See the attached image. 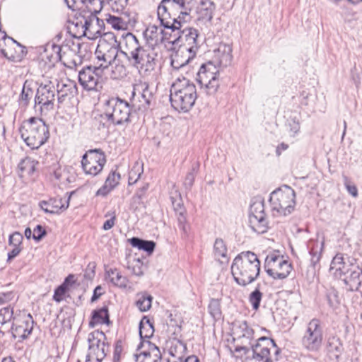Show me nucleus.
Returning <instances> with one entry per match:
<instances>
[{
    "mask_svg": "<svg viewBox=\"0 0 362 362\" xmlns=\"http://www.w3.org/2000/svg\"><path fill=\"white\" fill-rule=\"evenodd\" d=\"M105 279L112 285L122 288H127L129 282L127 278L122 276L116 268H110L105 270Z\"/></svg>",
    "mask_w": 362,
    "mask_h": 362,
    "instance_id": "nucleus-34",
    "label": "nucleus"
},
{
    "mask_svg": "<svg viewBox=\"0 0 362 362\" xmlns=\"http://www.w3.org/2000/svg\"><path fill=\"white\" fill-rule=\"evenodd\" d=\"M69 8L78 9L83 13H99L103 7L104 0H64Z\"/></svg>",
    "mask_w": 362,
    "mask_h": 362,
    "instance_id": "nucleus-19",
    "label": "nucleus"
},
{
    "mask_svg": "<svg viewBox=\"0 0 362 362\" xmlns=\"http://www.w3.org/2000/svg\"><path fill=\"white\" fill-rule=\"evenodd\" d=\"M113 11L122 12L127 6L129 0H107Z\"/></svg>",
    "mask_w": 362,
    "mask_h": 362,
    "instance_id": "nucleus-55",
    "label": "nucleus"
},
{
    "mask_svg": "<svg viewBox=\"0 0 362 362\" xmlns=\"http://www.w3.org/2000/svg\"><path fill=\"white\" fill-rule=\"evenodd\" d=\"M356 259L350 257H346V261H345V258L341 254H337L332 259L329 269L330 271L334 270V274L341 278L356 267Z\"/></svg>",
    "mask_w": 362,
    "mask_h": 362,
    "instance_id": "nucleus-22",
    "label": "nucleus"
},
{
    "mask_svg": "<svg viewBox=\"0 0 362 362\" xmlns=\"http://www.w3.org/2000/svg\"><path fill=\"white\" fill-rule=\"evenodd\" d=\"M342 344L339 338L334 336L328 338L326 344V350L331 360H338L342 352Z\"/></svg>",
    "mask_w": 362,
    "mask_h": 362,
    "instance_id": "nucleus-37",
    "label": "nucleus"
},
{
    "mask_svg": "<svg viewBox=\"0 0 362 362\" xmlns=\"http://www.w3.org/2000/svg\"><path fill=\"white\" fill-rule=\"evenodd\" d=\"M46 235V230L41 225H37L33 230V238L37 241L40 240Z\"/></svg>",
    "mask_w": 362,
    "mask_h": 362,
    "instance_id": "nucleus-62",
    "label": "nucleus"
},
{
    "mask_svg": "<svg viewBox=\"0 0 362 362\" xmlns=\"http://www.w3.org/2000/svg\"><path fill=\"white\" fill-rule=\"evenodd\" d=\"M260 270V262L257 255L250 252V283H252L259 275Z\"/></svg>",
    "mask_w": 362,
    "mask_h": 362,
    "instance_id": "nucleus-45",
    "label": "nucleus"
},
{
    "mask_svg": "<svg viewBox=\"0 0 362 362\" xmlns=\"http://www.w3.org/2000/svg\"><path fill=\"white\" fill-rule=\"evenodd\" d=\"M249 263V251L243 252L233 260L231 266V272L235 281L241 286H245L249 284V273L247 267Z\"/></svg>",
    "mask_w": 362,
    "mask_h": 362,
    "instance_id": "nucleus-16",
    "label": "nucleus"
},
{
    "mask_svg": "<svg viewBox=\"0 0 362 362\" xmlns=\"http://www.w3.org/2000/svg\"><path fill=\"white\" fill-rule=\"evenodd\" d=\"M141 345H146L148 349L136 356V362H161V353L157 346L148 340L143 341Z\"/></svg>",
    "mask_w": 362,
    "mask_h": 362,
    "instance_id": "nucleus-25",
    "label": "nucleus"
},
{
    "mask_svg": "<svg viewBox=\"0 0 362 362\" xmlns=\"http://www.w3.org/2000/svg\"><path fill=\"white\" fill-rule=\"evenodd\" d=\"M130 102L132 107L139 110L151 109L156 104L153 89L146 83L138 85L134 88Z\"/></svg>",
    "mask_w": 362,
    "mask_h": 362,
    "instance_id": "nucleus-12",
    "label": "nucleus"
},
{
    "mask_svg": "<svg viewBox=\"0 0 362 362\" xmlns=\"http://www.w3.org/2000/svg\"><path fill=\"white\" fill-rule=\"evenodd\" d=\"M34 320L30 314H23V320L14 318L11 330L13 338L24 339L27 338L33 329Z\"/></svg>",
    "mask_w": 362,
    "mask_h": 362,
    "instance_id": "nucleus-18",
    "label": "nucleus"
},
{
    "mask_svg": "<svg viewBox=\"0 0 362 362\" xmlns=\"http://www.w3.org/2000/svg\"><path fill=\"white\" fill-rule=\"evenodd\" d=\"M232 47L228 44H220L218 49L215 50L214 64L219 66L227 67L233 61Z\"/></svg>",
    "mask_w": 362,
    "mask_h": 362,
    "instance_id": "nucleus-26",
    "label": "nucleus"
},
{
    "mask_svg": "<svg viewBox=\"0 0 362 362\" xmlns=\"http://www.w3.org/2000/svg\"><path fill=\"white\" fill-rule=\"evenodd\" d=\"M324 240H313L311 239L308 244V247L309 250V253L311 256L310 258V264L315 269L317 264L319 263L322 253L324 250Z\"/></svg>",
    "mask_w": 362,
    "mask_h": 362,
    "instance_id": "nucleus-33",
    "label": "nucleus"
},
{
    "mask_svg": "<svg viewBox=\"0 0 362 362\" xmlns=\"http://www.w3.org/2000/svg\"><path fill=\"white\" fill-rule=\"evenodd\" d=\"M302 345L310 351H318L323 341V330L320 320L312 319L307 325L302 337Z\"/></svg>",
    "mask_w": 362,
    "mask_h": 362,
    "instance_id": "nucleus-11",
    "label": "nucleus"
},
{
    "mask_svg": "<svg viewBox=\"0 0 362 362\" xmlns=\"http://www.w3.org/2000/svg\"><path fill=\"white\" fill-rule=\"evenodd\" d=\"M119 173L115 171H112L106 178L104 185L97 191L96 195L103 197L106 196L119 184Z\"/></svg>",
    "mask_w": 362,
    "mask_h": 362,
    "instance_id": "nucleus-38",
    "label": "nucleus"
},
{
    "mask_svg": "<svg viewBox=\"0 0 362 362\" xmlns=\"http://www.w3.org/2000/svg\"><path fill=\"white\" fill-rule=\"evenodd\" d=\"M86 20L84 23L86 29L89 32L88 39H94L101 35V30L104 26V22L98 16V13H86Z\"/></svg>",
    "mask_w": 362,
    "mask_h": 362,
    "instance_id": "nucleus-27",
    "label": "nucleus"
},
{
    "mask_svg": "<svg viewBox=\"0 0 362 362\" xmlns=\"http://www.w3.org/2000/svg\"><path fill=\"white\" fill-rule=\"evenodd\" d=\"M343 180L344 184L348 192L354 197H356L358 196V189L356 186L352 184L348 177L345 175L343 176Z\"/></svg>",
    "mask_w": 362,
    "mask_h": 362,
    "instance_id": "nucleus-59",
    "label": "nucleus"
},
{
    "mask_svg": "<svg viewBox=\"0 0 362 362\" xmlns=\"http://www.w3.org/2000/svg\"><path fill=\"white\" fill-rule=\"evenodd\" d=\"M25 144L32 149H37L44 144L48 137H22Z\"/></svg>",
    "mask_w": 362,
    "mask_h": 362,
    "instance_id": "nucleus-48",
    "label": "nucleus"
},
{
    "mask_svg": "<svg viewBox=\"0 0 362 362\" xmlns=\"http://www.w3.org/2000/svg\"><path fill=\"white\" fill-rule=\"evenodd\" d=\"M71 195H66L65 197H55L51 198L47 201H41L39 203V206L46 214H59L60 211H65L69 205Z\"/></svg>",
    "mask_w": 362,
    "mask_h": 362,
    "instance_id": "nucleus-21",
    "label": "nucleus"
},
{
    "mask_svg": "<svg viewBox=\"0 0 362 362\" xmlns=\"http://www.w3.org/2000/svg\"><path fill=\"white\" fill-rule=\"evenodd\" d=\"M159 5L166 7V10L170 11V12L173 13L175 16H177V13L180 9H177V6H175L170 0H162Z\"/></svg>",
    "mask_w": 362,
    "mask_h": 362,
    "instance_id": "nucleus-60",
    "label": "nucleus"
},
{
    "mask_svg": "<svg viewBox=\"0 0 362 362\" xmlns=\"http://www.w3.org/2000/svg\"><path fill=\"white\" fill-rule=\"evenodd\" d=\"M57 108L59 109L62 105L66 100H69L77 94L78 88L74 81L66 79L58 81L57 84Z\"/></svg>",
    "mask_w": 362,
    "mask_h": 362,
    "instance_id": "nucleus-20",
    "label": "nucleus"
},
{
    "mask_svg": "<svg viewBox=\"0 0 362 362\" xmlns=\"http://www.w3.org/2000/svg\"><path fill=\"white\" fill-rule=\"evenodd\" d=\"M106 22L112 28L117 30H126L129 24V21H126L124 18L112 15H108L106 18Z\"/></svg>",
    "mask_w": 362,
    "mask_h": 362,
    "instance_id": "nucleus-43",
    "label": "nucleus"
},
{
    "mask_svg": "<svg viewBox=\"0 0 362 362\" xmlns=\"http://www.w3.org/2000/svg\"><path fill=\"white\" fill-rule=\"evenodd\" d=\"M177 31V37L171 41L173 45L188 50L192 54L197 53L199 45L198 42L199 31L192 27H185Z\"/></svg>",
    "mask_w": 362,
    "mask_h": 362,
    "instance_id": "nucleus-14",
    "label": "nucleus"
},
{
    "mask_svg": "<svg viewBox=\"0 0 362 362\" xmlns=\"http://www.w3.org/2000/svg\"><path fill=\"white\" fill-rule=\"evenodd\" d=\"M152 299L151 296L146 293H141L138 295L136 305L140 311L146 312L151 308Z\"/></svg>",
    "mask_w": 362,
    "mask_h": 362,
    "instance_id": "nucleus-44",
    "label": "nucleus"
},
{
    "mask_svg": "<svg viewBox=\"0 0 362 362\" xmlns=\"http://www.w3.org/2000/svg\"><path fill=\"white\" fill-rule=\"evenodd\" d=\"M130 244L134 247L152 253L155 249L156 243L152 240H145L139 238L134 237L129 239Z\"/></svg>",
    "mask_w": 362,
    "mask_h": 362,
    "instance_id": "nucleus-41",
    "label": "nucleus"
},
{
    "mask_svg": "<svg viewBox=\"0 0 362 362\" xmlns=\"http://www.w3.org/2000/svg\"><path fill=\"white\" fill-rule=\"evenodd\" d=\"M178 227L181 230V236L182 239H187L189 237V232L190 226L187 223V217H181L177 218Z\"/></svg>",
    "mask_w": 362,
    "mask_h": 362,
    "instance_id": "nucleus-53",
    "label": "nucleus"
},
{
    "mask_svg": "<svg viewBox=\"0 0 362 362\" xmlns=\"http://www.w3.org/2000/svg\"><path fill=\"white\" fill-rule=\"evenodd\" d=\"M104 332L95 330L88 337V351L86 362H101L109 351V345Z\"/></svg>",
    "mask_w": 362,
    "mask_h": 362,
    "instance_id": "nucleus-8",
    "label": "nucleus"
},
{
    "mask_svg": "<svg viewBox=\"0 0 362 362\" xmlns=\"http://www.w3.org/2000/svg\"><path fill=\"white\" fill-rule=\"evenodd\" d=\"M287 127L289 128V132L293 134H297L300 129L299 122L294 119L288 121Z\"/></svg>",
    "mask_w": 362,
    "mask_h": 362,
    "instance_id": "nucleus-64",
    "label": "nucleus"
},
{
    "mask_svg": "<svg viewBox=\"0 0 362 362\" xmlns=\"http://www.w3.org/2000/svg\"><path fill=\"white\" fill-rule=\"evenodd\" d=\"M122 37V49H120V53L129 64L136 69L153 70L156 65L155 59L141 45L137 37L129 32L123 34Z\"/></svg>",
    "mask_w": 362,
    "mask_h": 362,
    "instance_id": "nucleus-1",
    "label": "nucleus"
},
{
    "mask_svg": "<svg viewBox=\"0 0 362 362\" xmlns=\"http://www.w3.org/2000/svg\"><path fill=\"white\" fill-rule=\"evenodd\" d=\"M173 22L175 25V28H173V32L182 30L184 28L185 24L189 23V21L184 19V18L182 17V16H180L179 13L173 17Z\"/></svg>",
    "mask_w": 362,
    "mask_h": 362,
    "instance_id": "nucleus-57",
    "label": "nucleus"
},
{
    "mask_svg": "<svg viewBox=\"0 0 362 362\" xmlns=\"http://www.w3.org/2000/svg\"><path fill=\"white\" fill-rule=\"evenodd\" d=\"M168 32L156 25H148L143 33L146 42L151 46H156L168 40Z\"/></svg>",
    "mask_w": 362,
    "mask_h": 362,
    "instance_id": "nucleus-23",
    "label": "nucleus"
},
{
    "mask_svg": "<svg viewBox=\"0 0 362 362\" xmlns=\"http://www.w3.org/2000/svg\"><path fill=\"white\" fill-rule=\"evenodd\" d=\"M68 290L67 286L65 284H61L58 286L55 291L53 296V299L56 302H61L64 299V296Z\"/></svg>",
    "mask_w": 362,
    "mask_h": 362,
    "instance_id": "nucleus-56",
    "label": "nucleus"
},
{
    "mask_svg": "<svg viewBox=\"0 0 362 362\" xmlns=\"http://www.w3.org/2000/svg\"><path fill=\"white\" fill-rule=\"evenodd\" d=\"M362 267L356 266L350 271V274L343 279L346 290L349 291H359L362 283Z\"/></svg>",
    "mask_w": 362,
    "mask_h": 362,
    "instance_id": "nucleus-31",
    "label": "nucleus"
},
{
    "mask_svg": "<svg viewBox=\"0 0 362 362\" xmlns=\"http://www.w3.org/2000/svg\"><path fill=\"white\" fill-rule=\"evenodd\" d=\"M130 105L119 98H112L105 103L104 115L110 124L122 125L129 122Z\"/></svg>",
    "mask_w": 362,
    "mask_h": 362,
    "instance_id": "nucleus-5",
    "label": "nucleus"
},
{
    "mask_svg": "<svg viewBox=\"0 0 362 362\" xmlns=\"http://www.w3.org/2000/svg\"><path fill=\"white\" fill-rule=\"evenodd\" d=\"M153 323L146 317H144L139 323V335L141 339H148L153 336Z\"/></svg>",
    "mask_w": 362,
    "mask_h": 362,
    "instance_id": "nucleus-42",
    "label": "nucleus"
},
{
    "mask_svg": "<svg viewBox=\"0 0 362 362\" xmlns=\"http://www.w3.org/2000/svg\"><path fill=\"white\" fill-rule=\"evenodd\" d=\"M228 250L226 245L221 238H216L214 244V254L215 257L221 263L228 262Z\"/></svg>",
    "mask_w": 362,
    "mask_h": 362,
    "instance_id": "nucleus-40",
    "label": "nucleus"
},
{
    "mask_svg": "<svg viewBox=\"0 0 362 362\" xmlns=\"http://www.w3.org/2000/svg\"><path fill=\"white\" fill-rule=\"evenodd\" d=\"M23 237L21 233L18 232H14L9 236L8 243L10 245H13V246H20Z\"/></svg>",
    "mask_w": 362,
    "mask_h": 362,
    "instance_id": "nucleus-61",
    "label": "nucleus"
},
{
    "mask_svg": "<svg viewBox=\"0 0 362 362\" xmlns=\"http://www.w3.org/2000/svg\"><path fill=\"white\" fill-rule=\"evenodd\" d=\"M209 311L214 319H220L221 316V305L218 300L211 299L209 305Z\"/></svg>",
    "mask_w": 362,
    "mask_h": 362,
    "instance_id": "nucleus-51",
    "label": "nucleus"
},
{
    "mask_svg": "<svg viewBox=\"0 0 362 362\" xmlns=\"http://www.w3.org/2000/svg\"><path fill=\"white\" fill-rule=\"evenodd\" d=\"M33 95V90L30 87V83H28V81H25L22 91L20 95V100L21 102L24 103L25 105H27L31 98Z\"/></svg>",
    "mask_w": 362,
    "mask_h": 362,
    "instance_id": "nucleus-49",
    "label": "nucleus"
},
{
    "mask_svg": "<svg viewBox=\"0 0 362 362\" xmlns=\"http://www.w3.org/2000/svg\"><path fill=\"white\" fill-rule=\"evenodd\" d=\"M276 347L275 341L267 337H261L251 345L252 356L250 362H272L270 358L269 346Z\"/></svg>",
    "mask_w": 362,
    "mask_h": 362,
    "instance_id": "nucleus-17",
    "label": "nucleus"
},
{
    "mask_svg": "<svg viewBox=\"0 0 362 362\" xmlns=\"http://www.w3.org/2000/svg\"><path fill=\"white\" fill-rule=\"evenodd\" d=\"M197 53L192 54L183 48L179 47L177 51L171 57V66L174 69H179L187 65L194 58Z\"/></svg>",
    "mask_w": 362,
    "mask_h": 362,
    "instance_id": "nucleus-32",
    "label": "nucleus"
},
{
    "mask_svg": "<svg viewBox=\"0 0 362 362\" xmlns=\"http://www.w3.org/2000/svg\"><path fill=\"white\" fill-rule=\"evenodd\" d=\"M173 17H175L173 13L166 10L165 6L163 8L158 4L157 8V18L161 27L165 29L170 30L173 32V28L175 26L173 22Z\"/></svg>",
    "mask_w": 362,
    "mask_h": 362,
    "instance_id": "nucleus-36",
    "label": "nucleus"
},
{
    "mask_svg": "<svg viewBox=\"0 0 362 362\" xmlns=\"http://www.w3.org/2000/svg\"><path fill=\"white\" fill-rule=\"evenodd\" d=\"M103 324H110L108 309L107 307L94 310L93 312L92 319L89 322V325L91 327H95L96 325Z\"/></svg>",
    "mask_w": 362,
    "mask_h": 362,
    "instance_id": "nucleus-39",
    "label": "nucleus"
},
{
    "mask_svg": "<svg viewBox=\"0 0 362 362\" xmlns=\"http://www.w3.org/2000/svg\"><path fill=\"white\" fill-rule=\"evenodd\" d=\"M13 317V309L10 305L0 310V323L4 325L10 322Z\"/></svg>",
    "mask_w": 362,
    "mask_h": 362,
    "instance_id": "nucleus-50",
    "label": "nucleus"
},
{
    "mask_svg": "<svg viewBox=\"0 0 362 362\" xmlns=\"http://www.w3.org/2000/svg\"><path fill=\"white\" fill-rule=\"evenodd\" d=\"M264 267L267 274L274 279H286L292 269L291 264L283 257L273 254L266 257Z\"/></svg>",
    "mask_w": 362,
    "mask_h": 362,
    "instance_id": "nucleus-13",
    "label": "nucleus"
},
{
    "mask_svg": "<svg viewBox=\"0 0 362 362\" xmlns=\"http://www.w3.org/2000/svg\"><path fill=\"white\" fill-rule=\"evenodd\" d=\"M52 49L54 52V54L52 55V57L56 61H61L62 59V47L53 44L52 45Z\"/></svg>",
    "mask_w": 362,
    "mask_h": 362,
    "instance_id": "nucleus-63",
    "label": "nucleus"
},
{
    "mask_svg": "<svg viewBox=\"0 0 362 362\" xmlns=\"http://www.w3.org/2000/svg\"><path fill=\"white\" fill-rule=\"evenodd\" d=\"M196 80L206 95H214L220 86L218 71L216 64L212 62L203 64L197 73Z\"/></svg>",
    "mask_w": 362,
    "mask_h": 362,
    "instance_id": "nucleus-7",
    "label": "nucleus"
},
{
    "mask_svg": "<svg viewBox=\"0 0 362 362\" xmlns=\"http://www.w3.org/2000/svg\"><path fill=\"white\" fill-rule=\"evenodd\" d=\"M55 86L52 81L41 83L35 96L34 109L37 115H47L54 109Z\"/></svg>",
    "mask_w": 362,
    "mask_h": 362,
    "instance_id": "nucleus-6",
    "label": "nucleus"
},
{
    "mask_svg": "<svg viewBox=\"0 0 362 362\" xmlns=\"http://www.w3.org/2000/svg\"><path fill=\"white\" fill-rule=\"evenodd\" d=\"M216 9L215 4L211 0H201L197 8V21L202 23L210 22Z\"/></svg>",
    "mask_w": 362,
    "mask_h": 362,
    "instance_id": "nucleus-28",
    "label": "nucleus"
},
{
    "mask_svg": "<svg viewBox=\"0 0 362 362\" xmlns=\"http://www.w3.org/2000/svg\"><path fill=\"white\" fill-rule=\"evenodd\" d=\"M296 194L289 186L284 185L272 192L269 202L274 216L291 214L296 205Z\"/></svg>",
    "mask_w": 362,
    "mask_h": 362,
    "instance_id": "nucleus-3",
    "label": "nucleus"
},
{
    "mask_svg": "<svg viewBox=\"0 0 362 362\" xmlns=\"http://www.w3.org/2000/svg\"><path fill=\"white\" fill-rule=\"evenodd\" d=\"M250 228L258 234L268 230V221L264 211V200L261 196L254 197L250 203Z\"/></svg>",
    "mask_w": 362,
    "mask_h": 362,
    "instance_id": "nucleus-10",
    "label": "nucleus"
},
{
    "mask_svg": "<svg viewBox=\"0 0 362 362\" xmlns=\"http://www.w3.org/2000/svg\"><path fill=\"white\" fill-rule=\"evenodd\" d=\"M327 300L329 305L332 308H337L339 304V297L335 291H332L327 293Z\"/></svg>",
    "mask_w": 362,
    "mask_h": 362,
    "instance_id": "nucleus-58",
    "label": "nucleus"
},
{
    "mask_svg": "<svg viewBox=\"0 0 362 362\" xmlns=\"http://www.w3.org/2000/svg\"><path fill=\"white\" fill-rule=\"evenodd\" d=\"M84 11H78L76 14L75 21H73L71 26L69 28L70 33L75 38H81L87 37L88 38L89 32L86 29L83 22L86 20V13Z\"/></svg>",
    "mask_w": 362,
    "mask_h": 362,
    "instance_id": "nucleus-30",
    "label": "nucleus"
},
{
    "mask_svg": "<svg viewBox=\"0 0 362 362\" xmlns=\"http://www.w3.org/2000/svg\"><path fill=\"white\" fill-rule=\"evenodd\" d=\"M105 163V156L100 149L89 150L83 155L81 160L85 173L93 176L102 171Z\"/></svg>",
    "mask_w": 362,
    "mask_h": 362,
    "instance_id": "nucleus-15",
    "label": "nucleus"
},
{
    "mask_svg": "<svg viewBox=\"0 0 362 362\" xmlns=\"http://www.w3.org/2000/svg\"><path fill=\"white\" fill-rule=\"evenodd\" d=\"M105 69L96 63L83 67L78 73V82L83 89L98 91L102 88L103 75Z\"/></svg>",
    "mask_w": 362,
    "mask_h": 362,
    "instance_id": "nucleus-9",
    "label": "nucleus"
},
{
    "mask_svg": "<svg viewBox=\"0 0 362 362\" xmlns=\"http://www.w3.org/2000/svg\"><path fill=\"white\" fill-rule=\"evenodd\" d=\"M197 93L195 85L189 79L177 78L170 90L172 107L178 112H187L194 106Z\"/></svg>",
    "mask_w": 362,
    "mask_h": 362,
    "instance_id": "nucleus-2",
    "label": "nucleus"
},
{
    "mask_svg": "<svg viewBox=\"0 0 362 362\" xmlns=\"http://www.w3.org/2000/svg\"><path fill=\"white\" fill-rule=\"evenodd\" d=\"M166 349L172 357L170 362H183L185 356L187 346L181 340L177 338L170 339L166 341Z\"/></svg>",
    "mask_w": 362,
    "mask_h": 362,
    "instance_id": "nucleus-24",
    "label": "nucleus"
},
{
    "mask_svg": "<svg viewBox=\"0 0 362 362\" xmlns=\"http://www.w3.org/2000/svg\"><path fill=\"white\" fill-rule=\"evenodd\" d=\"M24 127L33 136H47L49 134L48 126L40 118L30 117L24 122Z\"/></svg>",
    "mask_w": 362,
    "mask_h": 362,
    "instance_id": "nucleus-29",
    "label": "nucleus"
},
{
    "mask_svg": "<svg viewBox=\"0 0 362 362\" xmlns=\"http://www.w3.org/2000/svg\"><path fill=\"white\" fill-rule=\"evenodd\" d=\"M262 296L263 294L260 291L259 286L250 293V303L254 310H257L259 309Z\"/></svg>",
    "mask_w": 362,
    "mask_h": 362,
    "instance_id": "nucleus-52",
    "label": "nucleus"
},
{
    "mask_svg": "<svg viewBox=\"0 0 362 362\" xmlns=\"http://www.w3.org/2000/svg\"><path fill=\"white\" fill-rule=\"evenodd\" d=\"M110 78L115 80L120 79L127 76V69L124 65L116 64L111 67Z\"/></svg>",
    "mask_w": 362,
    "mask_h": 362,
    "instance_id": "nucleus-46",
    "label": "nucleus"
},
{
    "mask_svg": "<svg viewBox=\"0 0 362 362\" xmlns=\"http://www.w3.org/2000/svg\"><path fill=\"white\" fill-rule=\"evenodd\" d=\"M172 204L173 206L174 211L175 212L177 218H180L181 217H186L187 211L184 206L183 202L181 199L178 202L172 199Z\"/></svg>",
    "mask_w": 362,
    "mask_h": 362,
    "instance_id": "nucleus-54",
    "label": "nucleus"
},
{
    "mask_svg": "<svg viewBox=\"0 0 362 362\" xmlns=\"http://www.w3.org/2000/svg\"><path fill=\"white\" fill-rule=\"evenodd\" d=\"M143 173V167L139 163H136L129 173V185L135 184L140 178L141 175Z\"/></svg>",
    "mask_w": 362,
    "mask_h": 362,
    "instance_id": "nucleus-47",
    "label": "nucleus"
},
{
    "mask_svg": "<svg viewBox=\"0 0 362 362\" xmlns=\"http://www.w3.org/2000/svg\"><path fill=\"white\" fill-rule=\"evenodd\" d=\"M39 162L30 157H25L22 159L18 165V174L21 177L25 175L31 176L36 170Z\"/></svg>",
    "mask_w": 362,
    "mask_h": 362,
    "instance_id": "nucleus-35",
    "label": "nucleus"
},
{
    "mask_svg": "<svg viewBox=\"0 0 362 362\" xmlns=\"http://www.w3.org/2000/svg\"><path fill=\"white\" fill-rule=\"evenodd\" d=\"M122 47V41L117 42L112 33H106L100 39L95 54L98 59L97 64L102 68L107 69L112 62L115 60Z\"/></svg>",
    "mask_w": 362,
    "mask_h": 362,
    "instance_id": "nucleus-4",
    "label": "nucleus"
}]
</instances>
